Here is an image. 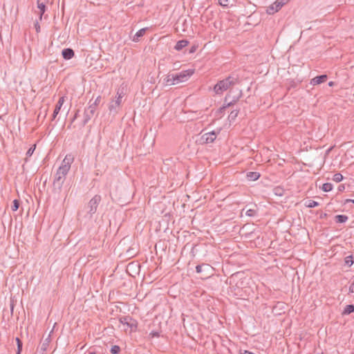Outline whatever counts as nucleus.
Listing matches in <instances>:
<instances>
[{
    "label": "nucleus",
    "instance_id": "7",
    "mask_svg": "<svg viewBox=\"0 0 354 354\" xmlns=\"http://www.w3.org/2000/svg\"><path fill=\"white\" fill-rule=\"evenodd\" d=\"M233 91L230 90L225 97V102L227 103V106H232L235 104L242 96V91L239 90L236 95L232 96Z\"/></svg>",
    "mask_w": 354,
    "mask_h": 354
},
{
    "label": "nucleus",
    "instance_id": "50",
    "mask_svg": "<svg viewBox=\"0 0 354 354\" xmlns=\"http://www.w3.org/2000/svg\"><path fill=\"white\" fill-rule=\"evenodd\" d=\"M334 84H335L334 82H328V86H333L334 85Z\"/></svg>",
    "mask_w": 354,
    "mask_h": 354
},
{
    "label": "nucleus",
    "instance_id": "17",
    "mask_svg": "<svg viewBox=\"0 0 354 354\" xmlns=\"http://www.w3.org/2000/svg\"><path fill=\"white\" fill-rule=\"evenodd\" d=\"M138 321L131 317V321H129L127 326L131 329V331H136L138 329Z\"/></svg>",
    "mask_w": 354,
    "mask_h": 354
},
{
    "label": "nucleus",
    "instance_id": "20",
    "mask_svg": "<svg viewBox=\"0 0 354 354\" xmlns=\"http://www.w3.org/2000/svg\"><path fill=\"white\" fill-rule=\"evenodd\" d=\"M353 313H354V305L348 304L345 306L342 315H350Z\"/></svg>",
    "mask_w": 354,
    "mask_h": 354
},
{
    "label": "nucleus",
    "instance_id": "5",
    "mask_svg": "<svg viewBox=\"0 0 354 354\" xmlns=\"http://www.w3.org/2000/svg\"><path fill=\"white\" fill-rule=\"evenodd\" d=\"M123 97V93L120 92V90L117 92V97L115 100H113L109 106V110L110 113H113L114 115L118 113L120 109V106L122 104V99Z\"/></svg>",
    "mask_w": 354,
    "mask_h": 354
},
{
    "label": "nucleus",
    "instance_id": "19",
    "mask_svg": "<svg viewBox=\"0 0 354 354\" xmlns=\"http://www.w3.org/2000/svg\"><path fill=\"white\" fill-rule=\"evenodd\" d=\"M348 217L344 214H338L335 216V221L337 223H344L346 222Z\"/></svg>",
    "mask_w": 354,
    "mask_h": 354
},
{
    "label": "nucleus",
    "instance_id": "44",
    "mask_svg": "<svg viewBox=\"0 0 354 354\" xmlns=\"http://www.w3.org/2000/svg\"><path fill=\"white\" fill-rule=\"evenodd\" d=\"M345 189V186L343 184H341L338 186V191L343 192Z\"/></svg>",
    "mask_w": 354,
    "mask_h": 354
},
{
    "label": "nucleus",
    "instance_id": "24",
    "mask_svg": "<svg viewBox=\"0 0 354 354\" xmlns=\"http://www.w3.org/2000/svg\"><path fill=\"white\" fill-rule=\"evenodd\" d=\"M50 342V339L49 337L43 341V342L41 343V350L43 352L46 351L47 350Z\"/></svg>",
    "mask_w": 354,
    "mask_h": 354
},
{
    "label": "nucleus",
    "instance_id": "45",
    "mask_svg": "<svg viewBox=\"0 0 354 354\" xmlns=\"http://www.w3.org/2000/svg\"><path fill=\"white\" fill-rule=\"evenodd\" d=\"M327 216H328V214H326V213H323V212H322V213L320 214L319 218H320L321 219H324V218H327Z\"/></svg>",
    "mask_w": 354,
    "mask_h": 354
},
{
    "label": "nucleus",
    "instance_id": "41",
    "mask_svg": "<svg viewBox=\"0 0 354 354\" xmlns=\"http://www.w3.org/2000/svg\"><path fill=\"white\" fill-rule=\"evenodd\" d=\"M35 26V30H36V32H40V26H39V24L38 21H36L34 24Z\"/></svg>",
    "mask_w": 354,
    "mask_h": 354
},
{
    "label": "nucleus",
    "instance_id": "30",
    "mask_svg": "<svg viewBox=\"0 0 354 354\" xmlns=\"http://www.w3.org/2000/svg\"><path fill=\"white\" fill-rule=\"evenodd\" d=\"M229 106H227V103L225 102V104L223 105V106L220 107L216 112V116H221L222 114L224 113L225 110L228 108Z\"/></svg>",
    "mask_w": 354,
    "mask_h": 354
},
{
    "label": "nucleus",
    "instance_id": "54",
    "mask_svg": "<svg viewBox=\"0 0 354 354\" xmlns=\"http://www.w3.org/2000/svg\"><path fill=\"white\" fill-rule=\"evenodd\" d=\"M88 354H96L95 352H91Z\"/></svg>",
    "mask_w": 354,
    "mask_h": 354
},
{
    "label": "nucleus",
    "instance_id": "52",
    "mask_svg": "<svg viewBox=\"0 0 354 354\" xmlns=\"http://www.w3.org/2000/svg\"><path fill=\"white\" fill-rule=\"evenodd\" d=\"M11 311L12 312L13 311V305L12 304L11 305Z\"/></svg>",
    "mask_w": 354,
    "mask_h": 354
},
{
    "label": "nucleus",
    "instance_id": "47",
    "mask_svg": "<svg viewBox=\"0 0 354 354\" xmlns=\"http://www.w3.org/2000/svg\"><path fill=\"white\" fill-rule=\"evenodd\" d=\"M352 203H354V199H346L344 201V204Z\"/></svg>",
    "mask_w": 354,
    "mask_h": 354
},
{
    "label": "nucleus",
    "instance_id": "26",
    "mask_svg": "<svg viewBox=\"0 0 354 354\" xmlns=\"http://www.w3.org/2000/svg\"><path fill=\"white\" fill-rule=\"evenodd\" d=\"M333 185L330 183H325L322 185V189L325 192H328L333 189Z\"/></svg>",
    "mask_w": 354,
    "mask_h": 354
},
{
    "label": "nucleus",
    "instance_id": "9",
    "mask_svg": "<svg viewBox=\"0 0 354 354\" xmlns=\"http://www.w3.org/2000/svg\"><path fill=\"white\" fill-rule=\"evenodd\" d=\"M284 4H285L284 2L279 1L277 0L274 3H273L272 5H270L269 7H268L267 12L269 15H273L275 12H277L278 10H279Z\"/></svg>",
    "mask_w": 354,
    "mask_h": 354
},
{
    "label": "nucleus",
    "instance_id": "53",
    "mask_svg": "<svg viewBox=\"0 0 354 354\" xmlns=\"http://www.w3.org/2000/svg\"><path fill=\"white\" fill-rule=\"evenodd\" d=\"M296 86V84L295 83L291 84V86Z\"/></svg>",
    "mask_w": 354,
    "mask_h": 354
},
{
    "label": "nucleus",
    "instance_id": "29",
    "mask_svg": "<svg viewBox=\"0 0 354 354\" xmlns=\"http://www.w3.org/2000/svg\"><path fill=\"white\" fill-rule=\"evenodd\" d=\"M129 321H131V316H122L119 319L120 323L127 326L128 325Z\"/></svg>",
    "mask_w": 354,
    "mask_h": 354
},
{
    "label": "nucleus",
    "instance_id": "40",
    "mask_svg": "<svg viewBox=\"0 0 354 354\" xmlns=\"http://www.w3.org/2000/svg\"><path fill=\"white\" fill-rule=\"evenodd\" d=\"M149 337L151 338H153V337H160V332L158 331H151L150 333H149Z\"/></svg>",
    "mask_w": 354,
    "mask_h": 354
},
{
    "label": "nucleus",
    "instance_id": "13",
    "mask_svg": "<svg viewBox=\"0 0 354 354\" xmlns=\"http://www.w3.org/2000/svg\"><path fill=\"white\" fill-rule=\"evenodd\" d=\"M64 102V97H62L59 99L57 103L55 105V108L54 109V111H53V113L52 115V118H51L52 120H55V118L57 117V115H58V113L63 105Z\"/></svg>",
    "mask_w": 354,
    "mask_h": 354
},
{
    "label": "nucleus",
    "instance_id": "48",
    "mask_svg": "<svg viewBox=\"0 0 354 354\" xmlns=\"http://www.w3.org/2000/svg\"><path fill=\"white\" fill-rule=\"evenodd\" d=\"M195 248H196V245H194L191 250V254L194 256L195 255Z\"/></svg>",
    "mask_w": 354,
    "mask_h": 354
},
{
    "label": "nucleus",
    "instance_id": "14",
    "mask_svg": "<svg viewBox=\"0 0 354 354\" xmlns=\"http://www.w3.org/2000/svg\"><path fill=\"white\" fill-rule=\"evenodd\" d=\"M260 173L257 171H249L246 174L247 179L250 181L257 180L260 178Z\"/></svg>",
    "mask_w": 354,
    "mask_h": 354
},
{
    "label": "nucleus",
    "instance_id": "6",
    "mask_svg": "<svg viewBox=\"0 0 354 354\" xmlns=\"http://www.w3.org/2000/svg\"><path fill=\"white\" fill-rule=\"evenodd\" d=\"M194 71L193 69H188L176 74H174V76L171 77L173 80L172 82L178 84L185 82L194 74Z\"/></svg>",
    "mask_w": 354,
    "mask_h": 354
},
{
    "label": "nucleus",
    "instance_id": "21",
    "mask_svg": "<svg viewBox=\"0 0 354 354\" xmlns=\"http://www.w3.org/2000/svg\"><path fill=\"white\" fill-rule=\"evenodd\" d=\"M273 193L277 196H282L285 193V189L281 186H277L273 188Z\"/></svg>",
    "mask_w": 354,
    "mask_h": 354
},
{
    "label": "nucleus",
    "instance_id": "11",
    "mask_svg": "<svg viewBox=\"0 0 354 354\" xmlns=\"http://www.w3.org/2000/svg\"><path fill=\"white\" fill-rule=\"evenodd\" d=\"M328 79V75L326 74H323L321 75H317L315 77L311 79L310 84L313 86L318 85L322 83L325 82Z\"/></svg>",
    "mask_w": 354,
    "mask_h": 354
},
{
    "label": "nucleus",
    "instance_id": "32",
    "mask_svg": "<svg viewBox=\"0 0 354 354\" xmlns=\"http://www.w3.org/2000/svg\"><path fill=\"white\" fill-rule=\"evenodd\" d=\"M172 76H174V74H168L167 75V77L164 79V81L165 82V83L167 84H169V85H174V84H176V83L172 82H173V80L171 78Z\"/></svg>",
    "mask_w": 354,
    "mask_h": 354
},
{
    "label": "nucleus",
    "instance_id": "42",
    "mask_svg": "<svg viewBox=\"0 0 354 354\" xmlns=\"http://www.w3.org/2000/svg\"><path fill=\"white\" fill-rule=\"evenodd\" d=\"M349 293H354V281L349 286Z\"/></svg>",
    "mask_w": 354,
    "mask_h": 354
},
{
    "label": "nucleus",
    "instance_id": "2",
    "mask_svg": "<svg viewBox=\"0 0 354 354\" xmlns=\"http://www.w3.org/2000/svg\"><path fill=\"white\" fill-rule=\"evenodd\" d=\"M74 158L71 155L66 156L63 160L61 166L57 170L53 183V192L55 194H59L62 192V186L66 180L71 165L73 162Z\"/></svg>",
    "mask_w": 354,
    "mask_h": 354
},
{
    "label": "nucleus",
    "instance_id": "8",
    "mask_svg": "<svg viewBox=\"0 0 354 354\" xmlns=\"http://www.w3.org/2000/svg\"><path fill=\"white\" fill-rule=\"evenodd\" d=\"M91 100L89 101V106L88 109L84 111V120L82 122L83 126H85L88 122L95 112L96 107L91 104Z\"/></svg>",
    "mask_w": 354,
    "mask_h": 354
},
{
    "label": "nucleus",
    "instance_id": "33",
    "mask_svg": "<svg viewBox=\"0 0 354 354\" xmlns=\"http://www.w3.org/2000/svg\"><path fill=\"white\" fill-rule=\"evenodd\" d=\"M36 148V145H32L31 147L28 149V150L26 152L27 157H30L32 155ZM28 161V158H25V162Z\"/></svg>",
    "mask_w": 354,
    "mask_h": 354
},
{
    "label": "nucleus",
    "instance_id": "37",
    "mask_svg": "<svg viewBox=\"0 0 354 354\" xmlns=\"http://www.w3.org/2000/svg\"><path fill=\"white\" fill-rule=\"evenodd\" d=\"M245 214L248 216L253 217L257 214V211L253 209H250L246 211Z\"/></svg>",
    "mask_w": 354,
    "mask_h": 354
},
{
    "label": "nucleus",
    "instance_id": "38",
    "mask_svg": "<svg viewBox=\"0 0 354 354\" xmlns=\"http://www.w3.org/2000/svg\"><path fill=\"white\" fill-rule=\"evenodd\" d=\"M101 96L100 95H98L96 99L95 100V101L93 102H91V104H93L94 106H97L101 102Z\"/></svg>",
    "mask_w": 354,
    "mask_h": 354
},
{
    "label": "nucleus",
    "instance_id": "12",
    "mask_svg": "<svg viewBox=\"0 0 354 354\" xmlns=\"http://www.w3.org/2000/svg\"><path fill=\"white\" fill-rule=\"evenodd\" d=\"M62 55L64 59L68 60L74 57L75 52L72 48H66L62 50Z\"/></svg>",
    "mask_w": 354,
    "mask_h": 354
},
{
    "label": "nucleus",
    "instance_id": "34",
    "mask_svg": "<svg viewBox=\"0 0 354 354\" xmlns=\"http://www.w3.org/2000/svg\"><path fill=\"white\" fill-rule=\"evenodd\" d=\"M120 351H121V348L118 345L112 346V347L111 348V350H110V352L112 354H119L120 353Z\"/></svg>",
    "mask_w": 354,
    "mask_h": 354
},
{
    "label": "nucleus",
    "instance_id": "49",
    "mask_svg": "<svg viewBox=\"0 0 354 354\" xmlns=\"http://www.w3.org/2000/svg\"><path fill=\"white\" fill-rule=\"evenodd\" d=\"M131 249L127 250V253H129V255H131L132 257L133 254H132V252H131Z\"/></svg>",
    "mask_w": 354,
    "mask_h": 354
},
{
    "label": "nucleus",
    "instance_id": "15",
    "mask_svg": "<svg viewBox=\"0 0 354 354\" xmlns=\"http://www.w3.org/2000/svg\"><path fill=\"white\" fill-rule=\"evenodd\" d=\"M189 44V41L187 40V39H182V40H180L178 41L176 46H174V49L178 50V51H180L183 48H185V46H187V45Z\"/></svg>",
    "mask_w": 354,
    "mask_h": 354
},
{
    "label": "nucleus",
    "instance_id": "31",
    "mask_svg": "<svg viewBox=\"0 0 354 354\" xmlns=\"http://www.w3.org/2000/svg\"><path fill=\"white\" fill-rule=\"evenodd\" d=\"M19 205H20V201L17 199H15L12 201V204L11 205V209L13 212H16L19 209Z\"/></svg>",
    "mask_w": 354,
    "mask_h": 354
},
{
    "label": "nucleus",
    "instance_id": "10",
    "mask_svg": "<svg viewBox=\"0 0 354 354\" xmlns=\"http://www.w3.org/2000/svg\"><path fill=\"white\" fill-rule=\"evenodd\" d=\"M216 138V134L214 131L205 133L201 136V140L204 143H212Z\"/></svg>",
    "mask_w": 354,
    "mask_h": 354
},
{
    "label": "nucleus",
    "instance_id": "3",
    "mask_svg": "<svg viewBox=\"0 0 354 354\" xmlns=\"http://www.w3.org/2000/svg\"><path fill=\"white\" fill-rule=\"evenodd\" d=\"M239 83V77L237 74L232 73L223 80H219L214 86V91L217 95L223 93L232 86Z\"/></svg>",
    "mask_w": 354,
    "mask_h": 354
},
{
    "label": "nucleus",
    "instance_id": "16",
    "mask_svg": "<svg viewBox=\"0 0 354 354\" xmlns=\"http://www.w3.org/2000/svg\"><path fill=\"white\" fill-rule=\"evenodd\" d=\"M147 30V28H141L140 30H139L133 36V41L138 42L140 40V38L145 35Z\"/></svg>",
    "mask_w": 354,
    "mask_h": 354
},
{
    "label": "nucleus",
    "instance_id": "22",
    "mask_svg": "<svg viewBox=\"0 0 354 354\" xmlns=\"http://www.w3.org/2000/svg\"><path fill=\"white\" fill-rule=\"evenodd\" d=\"M344 263L345 265L348 267H351L352 265L354 263V255L351 254L344 258Z\"/></svg>",
    "mask_w": 354,
    "mask_h": 354
},
{
    "label": "nucleus",
    "instance_id": "28",
    "mask_svg": "<svg viewBox=\"0 0 354 354\" xmlns=\"http://www.w3.org/2000/svg\"><path fill=\"white\" fill-rule=\"evenodd\" d=\"M305 205L309 208H313L319 205V203L313 200H308L305 203Z\"/></svg>",
    "mask_w": 354,
    "mask_h": 354
},
{
    "label": "nucleus",
    "instance_id": "1",
    "mask_svg": "<svg viewBox=\"0 0 354 354\" xmlns=\"http://www.w3.org/2000/svg\"><path fill=\"white\" fill-rule=\"evenodd\" d=\"M252 281L250 277L237 272L230 278L231 289L234 290L236 296L243 297L250 295L252 292L250 283Z\"/></svg>",
    "mask_w": 354,
    "mask_h": 354
},
{
    "label": "nucleus",
    "instance_id": "36",
    "mask_svg": "<svg viewBox=\"0 0 354 354\" xmlns=\"http://www.w3.org/2000/svg\"><path fill=\"white\" fill-rule=\"evenodd\" d=\"M218 3L222 7L227 8L229 6L230 0H218Z\"/></svg>",
    "mask_w": 354,
    "mask_h": 354
},
{
    "label": "nucleus",
    "instance_id": "23",
    "mask_svg": "<svg viewBox=\"0 0 354 354\" xmlns=\"http://www.w3.org/2000/svg\"><path fill=\"white\" fill-rule=\"evenodd\" d=\"M203 268L206 270H210L211 267L209 264L203 263L201 265H197L196 267V272L197 273H201L203 270Z\"/></svg>",
    "mask_w": 354,
    "mask_h": 354
},
{
    "label": "nucleus",
    "instance_id": "4",
    "mask_svg": "<svg viewBox=\"0 0 354 354\" xmlns=\"http://www.w3.org/2000/svg\"><path fill=\"white\" fill-rule=\"evenodd\" d=\"M102 201V197L99 194H95L88 203L86 214L84 216L88 219H91L93 214L96 213L97 207Z\"/></svg>",
    "mask_w": 354,
    "mask_h": 354
},
{
    "label": "nucleus",
    "instance_id": "35",
    "mask_svg": "<svg viewBox=\"0 0 354 354\" xmlns=\"http://www.w3.org/2000/svg\"><path fill=\"white\" fill-rule=\"evenodd\" d=\"M333 180L336 183H339L343 180V176L339 173H337L334 174Z\"/></svg>",
    "mask_w": 354,
    "mask_h": 354
},
{
    "label": "nucleus",
    "instance_id": "39",
    "mask_svg": "<svg viewBox=\"0 0 354 354\" xmlns=\"http://www.w3.org/2000/svg\"><path fill=\"white\" fill-rule=\"evenodd\" d=\"M79 112H80V110H77L74 116L73 117V118L71 119V124L68 125V128H71V124L76 120V118L78 117L79 115Z\"/></svg>",
    "mask_w": 354,
    "mask_h": 354
},
{
    "label": "nucleus",
    "instance_id": "43",
    "mask_svg": "<svg viewBox=\"0 0 354 354\" xmlns=\"http://www.w3.org/2000/svg\"><path fill=\"white\" fill-rule=\"evenodd\" d=\"M239 354H256V353H252V352L249 351H246V350H245V351H242L241 350H240V351H239Z\"/></svg>",
    "mask_w": 354,
    "mask_h": 354
},
{
    "label": "nucleus",
    "instance_id": "27",
    "mask_svg": "<svg viewBox=\"0 0 354 354\" xmlns=\"http://www.w3.org/2000/svg\"><path fill=\"white\" fill-rule=\"evenodd\" d=\"M239 112V110H233V111H232L230 112L229 116H228V120L230 122L234 121L235 119L236 118V117L238 116Z\"/></svg>",
    "mask_w": 354,
    "mask_h": 354
},
{
    "label": "nucleus",
    "instance_id": "46",
    "mask_svg": "<svg viewBox=\"0 0 354 354\" xmlns=\"http://www.w3.org/2000/svg\"><path fill=\"white\" fill-rule=\"evenodd\" d=\"M196 46H192V48L189 49V53H194V52L196 51Z\"/></svg>",
    "mask_w": 354,
    "mask_h": 354
},
{
    "label": "nucleus",
    "instance_id": "18",
    "mask_svg": "<svg viewBox=\"0 0 354 354\" xmlns=\"http://www.w3.org/2000/svg\"><path fill=\"white\" fill-rule=\"evenodd\" d=\"M37 8L39 9V19L41 20L43 15L46 12V6L44 3L40 2V0H37Z\"/></svg>",
    "mask_w": 354,
    "mask_h": 354
},
{
    "label": "nucleus",
    "instance_id": "25",
    "mask_svg": "<svg viewBox=\"0 0 354 354\" xmlns=\"http://www.w3.org/2000/svg\"><path fill=\"white\" fill-rule=\"evenodd\" d=\"M15 341L17 342V349L16 354H21L23 348V342L19 337L15 338Z\"/></svg>",
    "mask_w": 354,
    "mask_h": 354
},
{
    "label": "nucleus",
    "instance_id": "51",
    "mask_svg": "<svg viewBox=\"0 0 354 354\" xmlns=\"http://www.w3.org/2000/svg\"><path fill=\"white\" fill-rule=\"evenodd\" d=\"M82 213L81 212H79L77 213V216H78L79 217H80V216H82Z\"/></svg>",
    "mask_w": 354,
    "mask_h": 354
}]
</instances>
